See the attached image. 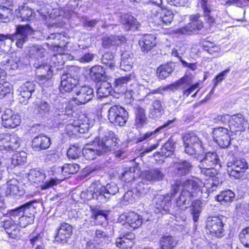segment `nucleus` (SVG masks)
<instances>
[{
	"instance_id": "35",
	"label": "nucleus",
	"mask_w": 249,
	"mask_h": 249,
	"mask_svg": "<svg viewBox=\"0 0 249 249\" xmlns=\"http://www.w3.org/2000/svg\"><path fill=\"white\" fill-rule=\"evenodd\" d=\"M143 175L146 180L150 181H160L165 177L161 169L158 168L145 171Z\"/></svg>"
},
{
	"instance_id": "4",
	"label": "nucleus",
	"mask_w": 249,
	"mask_h": 249,
	"mask_svg": "<svg viewBox=\"0 0 249 249\" xmlns=\"http://www.w3.org/2000/svg\"><path fill=\"white\" fill-rule=\"evenodd\" d=\"M107 118L111 124L115 125L124 126L128 118V114L124 107L115 105L108 109Z\"/></svg>"
},
{
	"instance_id": "29",
	"label": "nucleus",
	"mask_w": 249,
	"mask_h": 249,
	"mask_svg": "<svg viewBox=\"0 0 249 249\" xmlns=\"http://www.w3.org/2000/svg\"><path fill=\"white\" fill-rule=\"evenodd\" d=\"M15 14L22 21H31L35 18V14L32 9L25 5L19 7L16 10Z\"/></svg>"
},
{
	"instance_id": "11",
	"label": "nucleus",
	"mask_w": 249,
	"mask_h": 249,
	"mask_svg": "<svg viewBox=\"0 0 249 249\" xmlns=\"http://www.w3.org/2000/svg\"><path fill=\"white\" fill-rule=\"evenodd\" d=\"M98 186L99 188L100 197V202L105 203L108 201L112 196L115 195L119 192V188L116 184L113 182L107 183L105 186H102L98 182Z\"/></svg>"
},
{
	"instance_id": "12",
	"label": "nucleus",
	"mask_w": 249,
	"mask_h": 249,
	"mask_svg": "<svg viewBox=\"0 0 249 249\" xmlns=\"http://www.w3.org/2000/svg\"><path fill=\"white\" fill-rule=\"evenodd\" d=\"M33 32V29L29 24L25 25H18L16 28L15 38L17 39L16 45L21 48L23 44L27 40V37Z\"/></svg>"
},
{
	"instance_id": "32",
	"label": "nucleus",
	"mask_w": 249,
	"mask_h": 249,
	"mask_svg": "<svg viewBox=\"0 0 249 249\" xmlns=\"http://www.w3.org/2000/svg\"><path fill=\"white\" fill-rule=\"evenodd\" d=\"M125 41V37L122 36H106L102 38V46L104 48H109L113 46L119 45Z\"/></svg>"
},
{
	"instance_id": "48",
	"label": "nucleus",
	"mask_w": 249,
	"mask_h": 249,
	"mask_svg": "<svg viewBox=\"0 0 249 249\" xmlns=\"http://www.w3.org/2000/svg\"><path fill=\"white\" fill-rule=\"evenodd\" d=\"M123 24L124 28L127 31L136 30L138 28L136 19L129 14H126L124 16Z\"/></svg>"
},
{
	"instance_id": "19",
	"label": "nucleus",
	"mask_w": 249,
	"mask_h": 249,
	"mask_svg": "<svg viewBox=\"0 0 249 249\" xmlns=\"http://www.w3.org/2000/svg\"><path fill=\"white\" fill-rule=\"evenodd\" d=\"M51 139L43 134L36 136L32 141V147L36 151L46 150L51 145Z\"/></svg>"
},
{
	"instance_id": "43",
	"label": "nucleus",
	"mask_w": 249,
	"mask_h": 249,
	"mask_svg": "<svg viewBox=\"0 0 249 249\" xmlns=\"http://www.w3.org/2000/svg\"><path fill=\"white\" fill-rule=\"evenodd\" d=\"M112 89V86L110 83L107 80L101 82L100 86L97 89V98H102L109 96Z\"/></svg>"
},
{
	"instance_id": "20",
	"label": "nucleus",
	"mask_w": 249,
	"mask_h": 249,
	"mask_svg": "<svg viewBox=\"0 0 249 249\" xmlns=\"http://www.w3.org/2000/svg\"><path fill=\"white\" fill-rule=\"evenodd\" d=\"M97 140H94L90 144L86 145L82 149V154L88 160L95 159L98 156L103 155L101 149L97 148Z\"/></svg>"
},
{
	"instance_id": "3",
	"label": "nucleus",
	"mask_w": 249,
	"mask_h": 249,
	"mask_svg": "<svg viewBox=\"0 0 249 249\" xmlns=\"http://www.w3.org/2000/svg\"><path fill=\"white\" fill-rule=\"evenodd\" d=\"M94 140H97V148L101 149L103 155L116 149L119 145V140L111 131L107 132L101 140L99 138Z\"/></svg>"
},
{
	"instance_id": "28",
	"label": "nucleus",
	"mask_w": 249,
	"mask_h": 249,
	"mask_svg": "<svg viewBox=\"0 0 249 249\" xmlns=\"http://www.w3.org/2000/svg\"><path fill=\"white\" fill-rule=\"evenodd\" d=\"M98 182L92 183L88 189L81 193V197L87 200L95 199L100 202V194Z\"/></svg>"
},
{
	"instance_id": "56",
	"label": "nucleus",
	"mask_w": 249,
	"mask_h": 249,
	"mask_svg": "<svg viewBox=\"0 0 249 249\" xmlns=\"http://www.w3.org/2000/svg\"><path fill=\"white\" fill-rule=\"evenodd\" d=\"M231 116L229 115L212 114L210 117V121L217 124H225L229 122Z\"/></svg>"
},
{
	"instance_id": "13",
	"label": "nucleus",
	"mask_w": 249,
	"mask_h": 249,
	"mask_svg": "<svg viewBox=\"0 0 249 249\" xmlns=\"http://www.w3.org/2000/svg\"><path fill=\"white\" fill-rule=\"evenodd\" d=\"M200 15L196 14L191 17V22L185 27L178 29V33L182 34H189L190 33L196 30H200L203 27V22L199 19Z\"/></svg>"
},
{
	"instance_id": "25",
	"label": "nucleus",
	"mask_w": 249,
	"mask_h": 249,
	"mask_svg": "<svg viewBox=\"0 0 249 249\" xmlns=\"http://www.w3.org/2000/svg\"><path fill=\"white\" fill-rule=\"evenodd\" d=\"M156 37L154 35L145 34L140 39L139 46L143 53L150 51L156 45Z\"/></svg>"
},
{
	"instance_id": "2",
	"label": "nucleus",
	"mask_w": 249,
	"mask_h": 249,
	"mask_svg": "<svg viewBox=\"0 0 249 249\" xmlns=\"http://www.w3.org/2000/svg\"><path fill=\"white\" fill-rule=\"evenodd\" d=\"M67 123L65 131L68 135L71 136L77 133H84L90 127V124L86 117L82 116L76 120L69 118Z\"/></svg>"
},
{
	"instance_id": "21",
	"label": "nucleus",
	"mask_w": 249,
	"mask_h": 249,
	"mask_svg": "<svg viewBox=\"0 0 249 249\" xmlns=\"http://www.w3.org/2000/svg\"><path fill=\"white\" fill-rule=\"evenodd\" d=\"M36 84L33 81L26 82L23 84L20 88V95L21 96L19 98L20 102L26 105L28 103V100L31 97L32 94L35 91Z\"/></svg>"
},
{
	"instance_id": "15",
	"label": "nucleus",
	"mask_w": 249,
	"mask_h": 249,
	"mask_svg": "<svg viewBox=\"0 0 249 249\" xmlns=\"http://www.w3.org/2000/svg\"><path fill=\"white\" fill-rule=\"evenodd\" d=\"M57 232L55 236V240L61 243H66L72 234V226L66 222L61 223L60 227L57 229Z\"/></svg>"
},
{
	"instance_id": "63",
	"label": "nucleus",
	"mask_w": 249,
	"mask_h": 249,
	"mask_svg": "<svg viewBox=\"0 0 249 249\" xmlns=\"http://www.w3.org/2000/svg\"><path fill=\"white\" fill-rule=\"evenodd\" d=\"M27 158L26 157L21 156V153L15 154L11 160V163L14 166L23 165L26 162Z\"/></svg>"
},
{
	"instance_id": "59",
	"label": "nucleus",
	"mask_w": 249,
	"mask_h": 249,
	"mask_svg": "<svg viewBox=\"0 0 249 249\" xmlns=\"http://www.w3.org/2000/svg\"><path fill=\"white\" fill-rule=\"evenodd\" d=\"M81 148L76 145H71L67 151V156L69 159L75 160L81 155Z\"/></svg>"
},
{
	"instance_id": "46",
	"label": "nucleus",
	"mask_w": 249,
	"mask_h": 249,
	"mask_svg": "<svg viewBox=\"0 0 249 249\" xmlns=\"http://www.w3.org/2000/svg\"><path fill=\"white\" fill-rule=\"evenodd\" d=\"M160 249H173L177 245L178 241L172 236H164L160 240Z\"/></svg>"
},
{
	"instance_id": "61",
	"label": "nucleus",
	"mask_w": 249,
	"mask_h": 249,
	"mask_svg": "<svg viewBox=\"0 0 249 249\" xmlns=\"http://www.w3.org/2000/svg\"><path fill=\"white\" fill-rule=\"evenodd\" d=\"M241 243L246 247L249 248V227L243 229L239 235Z\"/></svg>"
},
{
	"instance_id": "34",
	"label": "nucleus",
	"mask_w": 249,
	"mask_h": 249,
	"mask_svg": "<svg viewBox=\"0 0 249 249\" xmlns=\"http://www.w3.org/2000/svg\"><path fill=\"white\" fill-rule=\"evenodd\" d=\"M135 125L137 128H141L146 124L147 119L145 110L141 107L138 106L135 108Z\"/></svg>"
},
{
	"instance_id": "30",
	"label": "nucleus",
	"mask_w": 249,
	"mask_h": 249,
	"mask_svg": "<svg viewBox=\"0 0 249 249\" xmlns=\"http://www.w3.org/2000/svg\"><path fill=\"white\" fill-rule=\"evenodd\" d=\"M89 76L95 82H102L107 80L105 69L100 65H95L90 69Z\"/></svg>"
},
{
	"instance_id": "16",
	"label": "nucleus",
	"mask_w": 249,
	"mask_h": 249,
	"mask_svg": "<svg viewBox=\"0 0 249 249\" xmlns=\"http://www.w3.org/2000/svg\"><path fill=\"white\" fill-rule=\"evenodd\" d=\"M2 124L6 128H15L20 123L19 116L14 114L11 110H7L1 117Z\"/></svg>"
},
{
	"instance_id": "57",
	"label": "nucleus",
	"mask_w": 249,
	"mask_h": 249,
	"mask_svg": "<svg viewBox=\"0 0 249 249\" xmlns=\"http://www.w3.org/2000/svg\"><path fill=\"white\" fill-rule=\"evenodd\" d=\"M192 207L191 214L193 215V220L196 222L198 221L201 211V203L197 200L195 201L192 202Z\"/></svg>"
},
{
	"instance_id": "54",
	"label": "nucleus",
	"mask_w": 249,
	"mask_h": 249,
	"mask_svg": "<svg viewBox=\"0 0 249 249\" xmlns=\"http://www.w3.org/2000/svg\"><path fill=\"white\" fill-rule=\"evenodd\" d=\"M235 212L245 218H249V203H241L236 204Z\"/></svg>"
},
{
	"instance_id": "64",
	"label": "nucleus",
	"mask_w": 249,
	"mask_h": 249,
	"mask_svg": "<svg viewBox=\"0 0 249 249\" xmlns=\"http://www.w3.org/2000/svg\"><path fill=\"white\" fill-rule=\"evenodd\" d=\"M103 245L95 239L87 241L83 249H102Z\"/></svg>"
},
{
	"instance_id": "7",
	"label": "nucleus",
	"mask_w": 249,
	"mask_h": 249,
	"mask_svg": "<svg viewBox=\"0 0 249 249\" xmlns=\"http://www.w3.org/2000/svg\"><path fill=\"white\" fill-rule=\"evenodd\" d=\"M213 138L220 147L225 148L228 147L231 144V138L229 130L224 127L214 128L213 131Z\"/></svg>"
},
{
	"instance_id": "60",
	"label": "nucleus",
	"mask_w": 249,
	"mask_h": 249,
	"mask_svg": "<svg viewBox=\"0 0 249 249\" xmlns=\"http://www.w3.org/2000/svg\"><path fill=\"white\" fill-rule=\"evenodd\" d=\"M114 57L112 53L107 52L102 55V63L110 68H112L114 66Z\"/></svg>"
},
{
	"instance_id": "1",
	"label": "nucleus",
	"mask_w": 249,
	"mask_h": 249,
	"mask_svg": "<svg viewBox=\"0 0 249 249\" xmlns=\"http://www.w3.org/2000/svg\"><path fill=\"white\" fill-rule=\"evenodd\" d=\"M185 152L190 155H196L205 145L196 132H186L182 137Z\"/></svg>"
},
{
	"instance_id": "49",
	"label": "nucleus",
	"mask_w": 249,
	"mask_h": 249,
	"mask_svg": "<svg viewBox=\"0 0 249 249\" xmlns=\"http://www.w3.org/2000/svg\"><path fill=\"white\" fill-rule=\"evenodd\" d=\"M45 53V49L40 45H34L30 47L29 55L30 57L38 59L44 57Z\"/></svg>"
},
{
	"instance_id": "36",
	"label": "nucleus",
	"mask_w": 249,
	"mask_h": 249,
	"mask_svg": "<svg viewBox=\"0 0 249 249\" xmlns=\"http://www.w3.org/2000/svg\"><path fill=\"white\" fill-rule=\"evenodd\" d=\"M175 142L172 139H169V140L162 146L161 148V151L157 152L154 153V156L160 155L161 156H164L168 157L172 155L175 149Z\"/></svg>"
},
{
	"instance_id": "40",
	"label": "nucleus",
	"mask_w": 249,
	"mask_h": 249,
	"mask_svg": "<svg viewBox=\"0 0 249 249\" xmlns=\"http://www.w3.org/2000/svg\"><path fill=\"white\" fill-rule=\"evenodd\" d=\"M174 15L172 11L164 10L162 11L160 16H157V18L155 22L160 26L168 25L173 20Z\"/></svg>"
},
{
	"instance_id": "31",
	"label": "nucleus",
	"mask_w": 249,
	"mask_h": 249,
	"mask_svg": "<svg viewBox=\"0 0 249 249\" xmlns=\"http://www.w3.org/2000/svg\"><path fill=\"white\" fill-rule=\"evenodd\" d=\"M176 120L175 119H174L172 120L167 121L164 124L161 126H159L158 128L156 129L153 131H148L144 134H142L139 136L137 138V142H141L145 140H147L149 139H152L155 138L157 134L160 132V131L164 128L167 127H170L172 126V124L173 122Z\"/></svg>"
},
{
	"instance_id": "23",
	"label": "nucleus",
	"mask_w": 249,
	"mask_h": 249,
	"mask_svg": "<svg viewBox=\"0 0 249 249\" xmlns=\"http://www.w3.org/2000/svg\"><path fill=\"white\" fill-rule=\"evenodd\" d=\"M51 107L50 105L45 101L34 103L33 107L29 108L30 111H33L35 114L44 117L49 114Z\"/></svg>"
},
{
	"instance_id": "17",
	"label": "nucleus",
	"mask_w": 249,
	"mask_h": 249,
	"mask_svg": "<svg viewBox=\"0 0 249 249\" xmlns=\"http://www.w3.org/2000/svg\"><path fill=\"white\" fill-rule=\"evenodd\" d=\"M35 67L36 68V74L40 84L45 83V81L52 78L53 70L50 65L35 64Z\"/></svg>"
},
{
	"instance_id": "39",
	"label": "nucleus",
	"mask_w": 249,
	"mask_h": 249,
	"mask_svg": "<svg viewBox=\"0 0 249 249\" xmlns=\"http://www.w3.org/2000/svg\"><path fill=\"white\" fill-rule=\"evenodd\" d=\"M139 176V169L138 166L126 168L122 174V179L125 182H130Z\"/></svg>"
},
{
	"instance_id": "62",
	"label": "nucleus",
	"mask_w": 249,
	"mask_h": 249,
	"mask_svg": "<svg viewBox=\"0 0 249 249\" xmlns=\"http://www.w3.org/2000/svg\"><path fill=\"white\" fill-rule=\"evenodd\" d=\"M22 215L28 216H34L35 208L33 206V202H29L21 206Z\"/></svg>"
},
{
	"instance_id": "8",
	"label": "nucleus",
	"mask_w": 249,
	"mask_h": 249,
	"mask_svg": "<svg viewBox=\"0 0 249 249\" xmlns=\"http://www.w3.org/2000/svg\"><path fill=\"white\" fill-rule=\"evenodd\" d=\"M224 224L222 220L218 216H210L206 222V228L211 233L221 237L224 235Z\"/></svg>"
},
{
	"instance_id": "33",
	"label": "nucleus",
	"mask_w": 249,
	"mask_h": 249,
	"mask_svg": "<svg viewBox=\"0 0 249 249\" xmlns=\"http://www.w3.org/2000/svg\"><path fill=\"white\" fill-rule=\"evenodd\" d=\"M182 191L187 192L193 197L200 191V188L197 182L192 179H187L182 184Z\"/></svg>"
},
{
	"instance_id": "50",
	"label": "nucleus",
	"mask_w": 249,
	"mask_h": 249,
	"mask_svg": "<svg viewBox=\"0 0 249 249\" xmlns=\"http://www.w3.org/2000/svg\"><path fill=\"white\" fill-rule=\"evenodd\" d=\"M115 244L117 247L121 249H131L134 245L132 237L128 238L126 236L117 238Z\"/></svg>"
},
{
	"instance_id": "53",
	"label": "nucleus",
	"mask_w": 249,
	"mask_h": 249,
	"mask_svg": "<svg viewBox=\"0 0 249 249\" xmlns=\"http://www.w3.org/2000/svg\"><path fill=\"white\" fill-rule=\"evenodd\" d=\"M79 169V165L77 164H65L61 168V173L65 177L76 173Z\"/></svg>"
},
{
	"instance_id": "52",
	"label": "nucleus",
	"mask_w": 249,
	"mask_h": 249,
	"mask_svg": "<svg viewBox=\"0 0 249 249\" xmlns=\"http://www.w3.org/2000/svg\"><path fill=\"white\" fill-rule=\"evenodd\" d=\"M8 144H7V151L16 150L20 145L19 139L16 134H9Z\"/></svg>"
},
{
	"instance_id": "5",
	"label": "nucleus",
	"mask_w": 249,
	"mask_h": 249,
	"mask_svg": "<svg viewBox=\"0 0 249 249\" xmlns=\"http://www.w3.org/2000/svg\"><path fill=\"white\" fill-rule=\"evenodd\" d=\"M196 155L203 156V158L200 160L198 167H213L217 166L220 167V160L217 153L214 151H209L205 146Z\"/></svg>"
},
{
	"instance_id": "27",
	"label": "nucleus",
	"mask_w": 249,
	"mask_h": 249,
	"mask_svg": "<svg viewBox=\"0 0 249 249\" xmlns=\"http://www.w3.org/2000/svg\"><path fill=\"white\" fill-rule=\"evenodd\" d=\"M174 172L178 176L188 174L193 168L191 163L186 160H179L174 163Z\"/></svg>"
},
{
	"instance_id": "37",
	"label": "nucleus",
	"mask_w": 249,
	"mask_h": 249,
	"mask_svg": "<svg viewBox=\"0 0 249 249\" xmlns=\"http://www.w3.org/2000/svg\"><path fill=\"white\" fill-rule=\"evenodd\" d=\"M187 193L181 191L179 196L177 199V206L182 211L185 210L190 206L193 198Z\"/></svg>"
},
{
	"instance_id": "47",
	"label": "nucleus",
	"mask_w": 249,
	"mask_h": 249,
	"mask_svg": "<svg viewBox=\"0 0 249 249\" xmlns=\"http://www.w3.org/2000/svg\"><path fill=\"white\" fill-rule=\"evenodd\" d=\"M193 84L192 77L189 76H185L174 83L166 86L163 89L173 90L178 89V87L183 84L191 86Z\"/></svg>"
},
{
	"instance_id": "18",
	"label": "nucleus",
	"mask_w": 249,
	"mask_h": 249,
	"mask_svg": "<svg viewBox=\"0 0 249 249\" xmlns=\"http://www.w3.org/2000/svg\"><path fill=\"white\" fill-rule=\"evenodd\" d=\"M171 206V196L169 194L165 195H158L155 197V208L159 210V212L167 213Z\"/></svg>"
},
{
	"instance_id": "14",
	"label": "nucleus",
	"mask_w": 249,
	"mask_h": 249,
	"mask_svg": "<svg viewBox=\"0 0 249 249\" xmlns=\"http://www.w3.org/2000/svg\"><path fill=\"white\" fill-rule=\"evenodd\" d=\"M72 110L67 108L66 104L58 105L53 111V117L57 121L67 120L72 118Z\"/></svg>"
},
{
	"instance_id": "42",
	"label": "nucleus",
	"mask_w": 249,
	"mask_h": 249,
	"mask_svg": "<svg viewBox=\"0 0 249 249\" xmlns=\"http://www.w3.org/2000/svg\"><path fill=\"white\" fill-rule=\"evenodd\" d=\"M173 63H167L160 66L157 70V75L160 79H164L169 76L174 70Z\"/></svg>"
},
{
	"instance_id": "24",
	"label": "nucleus",
	"mask_w": 249,
	"mask_h": 249,
	"mask_svg": "<svg viewBox=\"0 0 249 249\" xmlns=\"http://www.w3.org/2000/svg\"><path fill=\"white\" fill-rule=\"evenodd\" d=\"M230 129L232 131H242L245 130V125H247V121L241 114L234 115L231 117L228 122Z\"/></svg>"
},
{
	"instance_id": "44",
	"label": "nucleus",
	"mask_w": 249,
	"mask_h": 249,
	"mask_svg": "<svg viewBox=\"0 0 249 249\" xmlns=\"http://www.w3.org/2000/svg\"><path fill=\"white\" fill-rule=\"evenodd\" d=\"M27 178L31 182L38 183L43 181L46 176L43 171L38 169H32L28 173Z\"/></svg>"
},
{
	"instance_id": "51",
	"label": "nucleus",
	"mask_w": 249,
	"mask_h": 249,
	"mask_svg": "<svg viewBox=\"0 0 249 249\" xmlns=\"http://www.w3.org/2000/svg\"><path fill=\"white\" fill-rule=\"evenodd\" d=\"M64 38L65 36L64 35L59 33H52L47 37L46 39L48 40H53V41L50 42L52 45L54 46V47L60 48L65 46V44L64 43H61L59 40L64 42Z\"/></svg>"
},
{
	"instance_id": "9",
	"label": "nucleus",
	"mask_w": 249,
	"mask_h": 249,
	"mask_svg": "<svg viewBox=\"0 0 249 249\" xmlns=\"http://www.w3.org/2000/svg\"><path fill=\"white\" fill-rule=\"evenodd\" d=\"M93 96V89L89 87L84 86L76 90L72 100L76 105H84L90 101Z\"/></svg>"
},
{
	"instance_id": "41",
	"label": "nucleus",
	"mask_w": 249,
	"mask_h": 249,
	"mask_svg": "<svg viewBox=\"0 0 249 249\" xmlns=\"http://www.w3.org/2000/svg\"><path fill=\"white\" fill-rule=\"evenodd\" d=\"M234 197V193L232 191L228 190L221 192L219 195L216 196V199L220 202L221 205H227L233 200Z\"/></svg>"
},
{
	"instance_id": "6",
	"label": "nucleus",
	"mask_w": 249,
	"mask_h": 249,
	"mask_svg": "<svg viewBox=\"0 0 249 249\" xmlns=\"http://www.w3.org/2000/svg\"><path fill=\"white\" fill-rule=\"evenodd\" d=\"M227 168L230 175L238 178L248 169L249 165L245 159H241L228 162Z\"/></svg>"
},
{
	"instance_id": "10",
	"label": "nucleus",
	"mask_w": 249,
	"mask_h": 249,
	"mask_svg": "<svg viewBox=\"0 0 249 249\" xmlns=\"http://www.w3.org/2000/svg\"><path fill=\"white\" fill-rule=\"evenodd\" d=\"M61 79L60 90L62 92H70L71 91L79 82V78L77 75H72L70 72L63 74L61 76Z\"/></svg>"
},
{
	"instance_id": "55",
	"label": "nucleus",
	"mask_w": 249,
	"mask_h": 249,
	"mask_svg": "<svg viewBox=\"0 0 249 249\" xmlns=\"http://www.w3.org/2000/svg\"><path fill=\"white\" fill-rule=\"evenodd\" d=\"M131 80L132 76L130 74L115 79L114 82V87L118 89L123 88V90H125L124 88Z\"/></svg>"
},
{
	"instance_id": "26",
	"label": "nucleus",
	"mask_w": 249,
	"mask_h": 249,
	"mask_svg": "<svg viewBox=\"0 0 249 249\" xmlns=\"http://www.w3.org/2000/svg\"><path fill=\"white\" fill-rule=\"evenodd\" d=\"M201 7L204 12L205 20L210 26H213L215 24V18H216V11L214 10L212 6L207 3V0H203L201 2Z\"/></svg>"
},
{
	"instance_id": "38",
	"label": "nucleus",
	"mask_w": 249,
	"mask_h": 249,
	"mask_svg": "<svg viewBox=\"0 0 249 249\" xmlns=\"http://www.w3.org/2000/svg\"><path fill=\"white\" fill-rule=\"evenodd\" d=\"M125 221L130 227L135 229L142 224V217L136 213L130 212L125 216Z\"/></svg>"
},
{
	"instance_id": "45",
	"label": "nucleus",
	"mask_w": 249,
	"mask_h": 249,
	"mask_svg": "<svg viewBox=\"0 0 249 249\" xmlns=\"http://www.w3.org/2000/svg\"><path fill=\"white\" fill-rule=\"evenodd\" d=\"M164 110L161 102L159 99L155 100L153 103L152 108L150 109V115L154 119L160 117L164 113Z\"/></svg>"
},
{
	"instance_id": "22",
	"label": "nucleus",
	"mask_w": 249,
	"mask_h": 249,
	"mask_svg": "<svg viewBox=\"0 0 249 249\" xmlns=\"http://www.w3.org/2000/svg\"><path fill=\"white\" fill-rule=\"evenodd\" d=\"M7 193L11 196H21L25 193L23 185L17 179L12 178L7 182Z\"/></svg>"
},
{
	"instance_id": "58",
	"label": "nucleus",
	"mask_w": 249,
	"mask_h": 249,
	"mask_svg": "<svg viewBox=\"0 0 249 249\" xmlns=\"http://www.w3.org/2000/svg\"><path fill=\"white\" fill-rule=\"evenodd\" d=\"M201 173L205 177L213 178L219 175L218 171L213 167H199Z\"/></svg>"
}]
</instances>
